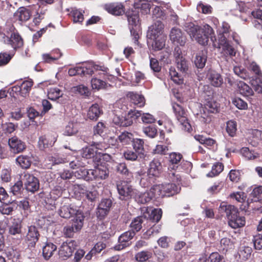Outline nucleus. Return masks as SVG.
Here are the masks:
<instances>
[{"mask_svg":"<svg viewBox=\"0 0 262 262\" xmlns=\"http://www.w3.org/2000/svg\"><path fill=\"white\" fill-rule=\"evenodd\" d=\"M83 167H80L74 172L75 177L77 179H83L86 181H90L91 180L90 169L87 170Z\"/></svg>","mask_w":262,"mask_h":262,"instance_id":"de8ad7c7","label":"nucleus"},{"mask_svg":"<svg viewBox=\"0 0 262 262\" xmlns=\"http://www.w3.org/2000/svg\"><path fill=\"white\" fill-rule=\"evenodd\" d=\"M15 162L16 164L23 169H28L32 162V157L29 155H21L18 156Z\"/></svg>","mask_w":262,"mask_h":262,"instance_id":"c85d7f7f","label":"nucleus"},{"mask_svg":"<svg viewBox=\"0 0 262 262\" xmlns=\"http://www.w3.org/2000/svg\"><path fill=\"white\" fill-rule=\"evenodd\" d=\"M209 82L215 87H220L223 83V78L218 73L211 71L208 75Z\"/></svg>","mask_w":262,"mask_h":262,"instance_id":"2f4dec72","label":"nucleus"},{"mask_svg":"<svg viewBox=\"0 0 262 262\" xmlns=\"http://www.w3.org/2000/svg\"><path fill=\"white\" fill-rule=\"evenodd\" d=\"M206 60V52L202 51L197 53L194 62L198 68L202 69L204 67Z\"/></svg>","mask_w":262,"mask_h":262,"instance_id":"58836bf2","label":"nucleus"},{"mask_svg":"<svg viewBox=\"0 0 262 262\" xmlns=\"http://www.w3.org/2000/svg\"><path fill=\"white\" fill-rule=\"evenodd\" d=\"M33 83L31 80L24 81L20 85L13 86L12 91L15 93H18L22 97H26L28 95L33 86Z\"/></svg>","mask_w":262,"mask_h":262,"instance_id":"a211bd4d","label":"nucleus"},{"mask_svg":"<svg viewBox=\"0 0 262 262\" xmlns=\"http://www.w3.org/2000/svg\"><path fill=\"white\" fill-rule=\"evenodd\" d=\"M61 56V53L57 51L54 52H51L50 54H43L42 57L45 62L52 63L59 58Z\"/></svg>","mask_w":262,"mask_h":262,"instance_id":"c03bdc74","label":"nucleus"},{"mask_svg":"<svg viewBox=\"0 0 262 262\" xmlns=\"http://www.w3.org/2000/svg\"><path fill=\"white\" fill-rule=\"evenodd\" d=\"M135 235V231L133 230H128L121 234L118 237V244L114 247V249L120 251L128 247L130 245L129 241Z\"/></svg>","mask_w":262,"mask_h":262,"instance_id":"9d476101","label":"nucleus"},{"mask_svg":"<svg viewBox=\"0 0 262 262\" xmlns=\"http://www.w3.org/2000/svg\"><path fill=\"white\" fill-rule=\"evenodd\" d=\"M146 221V218L144 216H139L135 218L132 222L130 226L131 229L130 230H133L135 231V234L136 232L139 231L142 226V224Z\"/></svg>","mask_w":262,"mask_h":262,"instance_id":"a19ab883","label":"nucleus"},{"mask_svg":"<svg viewBox=\"0 0 262 262\" xmlns=\"http://www.w3.org/2000/svg\"><path fill=\"white\" fill-rule=\"evenodd\" d=\"M96 154H97V151L94 149L92 145L83 148L81 150L82 157L86 159L93 158Z\"/></svg>","mask_w":262,"mask_h":262,"instance_id":"5fc2aeb1","label":"nucleus"},{"mask_svg":"<svg viewBox=\"0 0 262 262\" xmlns=\"http://www.w3.org/2000/svg\"><path fill=\"white\" fill-rule=\"evenodd\" d=\"M129 24L131 35L133 37L135 44L141 47L138 41L141 31L139 25V11L137 10H131L126 12V14Z\"/></svg>","mask_w":262,"mask_h":262,"instance_id":"7ed1b4c3","label":"nucleus"},{"mask_svg":"<svg viewBox=\"0 0 262 262\" xmlns=\"http://www.w3.org/2000/svg\"><path fill=\"white\" fill-rule=\"evenodd\" d=\"M169 37L171 41L175 44L183 46L185 45L186 38L184 35L181 30L178 28L173 27L171 29Z\"/></svg>","mask_w":262,"mask_h":262,"instance_id":"dca6fc26","label":"nucleus"},{"mask_svg":"<svg viewBox=\"0 0 262 262\" xmlns=\"http://www.w3.org/2000/svg\"><path fill=\"white\" fill-rule=\"evenodd\" d=\"M63 95L62 92L58 88H51L48 90V98L52 100H56Z\"/></svg>","mask_w":262,"mask_h":262,"instance_id":"a18cd8bd","label":"nucleus"},{"mask_svg":"<svg viewBox=\"0 0 262 262\" xmlns=\"http://www.w3.org/2000/svg\"><path fill=\"white\" fill-rule=\"evenodd\" d=\"M32 15L30 7H20L14 13L15 17L20 21L28 20Z\"/></svg>","mask_w":262,"mask_h":262,"instance_id":"b1692460","label":"nucleus"},{"mask_svg":"<svg viewBox=\"0 0 262 262\" xmlns=\"http://www.w3.org/2000/svg\"><path fill=\"white\" fill-rule=\"evenodd\" d=\"M154 197H157L155 191L151 188L149 191L145 192H140L136 189V193L133 198L139 203L145 204L149 202Z\"/></svg>","mask_w":262,"mask_h":262,"instance_id":"4468645a","label":"nucleus"},{"mask_svg":"<svg viewBox=\"0 0 262 262\" xmlns=\"http://www.w3.org/2000/svg\"><path fill=\"white\" fill-rule=\"evenodd\" d=\"M117 190L119 194L127 198H133L136 193V189L126 182L123 181L117 184Z\"/></svg>","mask_w":262,"mask_h":262,"instance_id":"f3484780","label":"nucleus"},{"mask_svg":"<svg viewBox=\"0 0 262 262\" xmlns=\"http://www.w3.org/2000/svg\"><path fill=\"white\" fill-rule=\"evenodd\" d=\"M262 193V186H258L255 187L252 192L250 193L251 202H259L261 200V194Z\"/></svg>","mask_w":262,"mask_h":262,"instance_id":"864d4df0","label":"nucleus"},{"mask_svg":"<svg viewBox=\"0 0 262 262\" xmlns=\"http://www.w3.org/2000/svg\"><path fill=\"white\" fill-rule=\"evenodd\" d=\"M118 139L123 144L127 145L133 142L134 138L132 133L125 132L119 136Z\"/></svg>","mask_w":262,"mask_h":262,"instance_id":"6e6d98bb","label":"nucleus"},{"mask_svg":"<svg viewBox=\"0 0 262 262\" xmlns=\"http://www.w3.org/2000/svg\"><path fill=\"white\" fill-rule=\"evenodd\" d=\"M162 214V211L161 209L157 208L152 210L150 215L149 219L154 222H158L161 217Z\"/></svg>","mask_w":262,"mask_h":262,"instance_id":"774afa93","label":"nucleus"},{"mask_svg":"<svg viewBox=\"0 0 262 262\" xmlns=\"http://www.w3.org/2000/svg\"><path fill=\"white\" fill-rule=\"evenodd\" d=\"M219 48L222 49L225 55L230 56L235 55L234 49L230 45L227 39L222 40L219 43Z\"/></svg>","mask_w":262,"mask_h":262,"instance_id":"f704fd0d","label":"nucleus"},{"mask_svg":"<svg viewBox=\"0 0 262 262\" xmlns=\"http://www.w3.org/2000/svg\"><path fill=\"white\" fill-rule=\"evenodd\" d=\"M79 232L71 224H69L64 227L63 234L66 237H73L75 233Z\"/></svg>","mask_w":262,"mask_h":262,"instance_id":"0e129e2a","label":"nucleus"},{"mask_svg":"<svg viewBox=\"0 0 262 262\" xmlns=\"http://www.w3.org/2000/svg\"><path fill=\"white\" fill-rule=\"evenodd\" d=\"M40 234L38 228L35 226L28 227V232L25 236V240L28 247H34L38 241Z\"/></svg>","mask_w":262,"mask_h":262,"instance_id":"f8f14e48","label":"nucleus"},{"mask_svg":"<svg viewBox=\"0 0 262 262\" xmlns=\"http://www.w3.org/2000/svg\"><path fill=\"white\" fill-rule=\"evenodd\" d=\"M156 39H149L152 41L151 45L155 50H160L165 46V38L164 36H158Z\"/></svg>","mask_w":262,"mask_h":262,"instance_id":"8fccbe9b","label":"nucleus"},{"mask_svg":"<svg viewBox=\"0 0 262 262\" xmlns=\"http://www.w3.org/2000/svg\"><path fill=\"white\" fill-rule=\"evenodd\" d=\"M204 106L205 110L209 113H216L218 112L219 104L214 100L207 101Z\"/></svg>","mask_w":262,"mask_h":262,"instance_id":"13d9d810","label":"nucleus"},{"mask_svg":"<svg viewBox=\"0 0 262 262\" xmlns=\"http://www.w3.org/2000/svg\"><path fill=\"white\" fill-rule=\"evenodd\" d=\"M184 29L192 40L202 45H207L209 38L213 41L215 37L213 29L207 24L201 27L193 23L186 22L184 24Z\"/></svg>","mask_w":262,"mask_h":262,"instance_id":"f257e3e1","label":"nucleus"},{"mask_svg":"<svg viewBox=\"0 0 262 262\" xmlns=\"http://www.w3.org/2000/svg\"><path fill=\"white\" fill-rule=\"evenodd\" d=\"M224 169V165L221 163H216L212 166L211 171L207 173L208 177H213L220 173Z\"/></svg>","mask_w":262,"mask_h":262,"instance_id":"052dcab7","label":"nucleus"},{"mask_svg":"<svg viewBox=\"0 0 262 262\" xmlns=\"http://www.w3.org/2000/svg\"><path fill=\"white\" fill-rule=\"evenodd\" d=\"M21 221L17 219H14L9 226V233L13 235L19 234L21 233Z\"/></svg>","mask_w":262,"mask_h":262,"instance_id":"e433bc0d","label":"nucleus"},{"mask_svg":"<svg viewBox=\"0 0 262 262\" xmlns=\"http://www.w3.org/2000/svg\"><path fill=\"white\" fill-rule=\"evenodd\" d=\"M80 210L77 207L69 204H64L58 210L59 215L66 219H69L73 215H75Z\"/></svg>","mask_w":262,"mask_h":262,"instance_id":"5701e85b","label":"nucleus"},{"mask_svg":"<svg viewBox=\"0 0 262 262\" xmlns=\"http://www.w3.org/2000/svg\"><path fill=\"white\" fill-rule=\"evenodd\" d=\"M136 177H141L140 178V184L142 187H148L155 183L156 179L155 177L149 176L148 173H144L142 171H138L135 173Z\"/></svg>","mask_w":262,"mask_h":262,"instance_id":"cd10ccee","label":"nucleus"},{"mask_svg":"<svg viewBox=\"0 0 262 262\" xmlns=\"http://www.w3.org/2000/svg\"><path fill=\"white\" fill-rule=\"evenodd\" d=\"M150 0H136L134 3V9H140L143 14H147L150 11Z\"/></svg>","mask_w":262,"mask_h":262,"instance_id":"72a5a7b5","label":"nucleus"},{"mask_svg":"<svg viewBox=\"0 0 262 262\" xmlns=\"http://www.w3.org/2000/svg\"><path fill=\"white\" fill-rule=\"evenodd\" d=\"M141 115V111L131 110L124 115H116L113 118V122L120 126H129L133 124L134 120L137 119Z\"/></svg>","mask_w":262,"mask_h":262,"instance_id":"20e7f679","label":"nucleus"},{"mask_svg":"<svg viewBox=\"0 0 262 262\" xmlns=\"http://www.w3.org/2000/svg\"><path fill=\"white\" fill-rule=\"evenodd\" d=\"M8 143L10 151L14 154L23 152L26 148L25 143L16 136L9 138Z\"/></svg>","mask_w":262,"mask_h":262,"instance_id":"ddd939ff","label":"nucleus"},{"mask_svg":"<svg viewBox=\"0 0 262 262\" xmlns=\"http://www.w3.org/2000/svg\"><path fill=\"white\" fill-rule=\"evenodd\" d=\"M75 215V216L70 221L69 224L79 232L83 227L85 216L81 210H80Z\"/></svg>","mask_w":262,"mask_h":262,"instance_id":"393cba45","label":"nucleus"},{"mask_svg":"<svg viewBox=\"0 0 262 262\" xmlns=\"http://www.w3.org/2000/svg\"><path fill=\"white\" fill-rule=\"evenodd\" d=\"M231 199H235L237 202L239 203H244V204L241 207L242 210H246L250 205V202L248 200L247 202H245L246 196L243 192H236L231 193L230 195Z\"/></svg>","mask_w":262,"mask_h":262,"instance_id":"7c9ffc66","label":"nucleus"},{"mask_svg":"<svg viewBox=\"0 0 262 262\" xmlns=\"http://www.w3.org/2000/svg\"><path fill=\"white\" fill-rule=\"evenodd\" d=\"M0 40L5 43L10 45L14 49L20 48L23 45V39L17 33H11L10 37L5 33H0Z\"/></svg>","mask_w":262,"mask_h":262,"instance_id":"1a4fd4ad","label":"nucleus"},{"mask_svg":"<svg viewBox=\"0 0 262 262\" xmlns=\"http://www.w3.org/2000/svg\"><path fill=\"white\" fill-rule=\"evenodd\" d=\"M243 155L249 160H254L259 157V154L252 151L247 147H244L241 150Z\"/></svg>","mask_w":262,"mask_h":262,"instance_id":"338daca9","label":"nucleus"},{"mask_svg":"<svg viewBox=\"0 0 262 262\" xmlns=\"http://www.w3.org/2000/svg\"><path fill=\"white\" fill-rule=\"evenodd\" d=\"M77 246L76 242L71 240L69 242L63 243L60 247L59 256L63 260L69 258Z\"/></svg>","mask_w":262,"mask_h":262,"instance_id":"9b49d317","label":"nucleus"},{"mask_svg":"<svg viewBox=\"0 0 262 262\" xmlns=\"http://www.w3.org/2000/svg\"><path fill=\"white\" fill-rule=\"evenodd\" d=\"M172 107L178 121L183 126L184 129L189 130L190 128V124L188 121L187 112L180 104L177 103H172Z\"/></svg>","mask_w":262,"mask_h":262,"instance_id":"0eeeda50","label":"nucleus"},{"mask_svg":"<svg viewBox=\"0 0 262 262\" xmlns=\"http://www.w3.org/2000/svg\"><path fill=\"white\" fill-rule=\"evenodd\" d=\"M163 23L160 20H157L149 28L147 36L149 39H156V37L163 36Z\"/></svg>","mask_w":262,"mask_h":262,"instance_id":"aec40b11","label":"nucleus"},{"mask_svg":"<svg viewBox=\"0 0 262 262\" xmlns=\"http://www.w3.org/2000/svg\"><path fill=\"white\" fill-rule=\"evenodd\" d=\"M91 180H103L108 176V170L104 166H100L96 167L94 169H90Z\"/></svg>","mask_w":262,"mask_h":262,"instance_id":"412c9836","label":"nucleus"},{"mask_svg":"<svg viewBox=\"0 0 262 262\" xmlns=\"http://www.w3.org/2000/svg\"><path fill=\"white\" fill-rule=\"evenodd\" d=\"M116 170L120 173L125 176L130 181L133 178V174L129 172L125 163H119L116 166Z\"/></svg>","mask_w":262,"mask_h":262,"instance_id":"49530a36","label":"nucleus"},{"mask_svg":"<svg viewBox=\"0 0 262 262\" xmlns=\"http://www.w3.org/2000/svg\"><path fill=\"white\" fill-rule=\"evenodd\" d=\"M194 138L198 141L201 144L204 145L207 147H211L213 146L215 141L210 138H206L202 135H195Z\"/></svg>","mask_w":262,"mask_h":262,"instance_id":"4d7b16f0","label":"nucleus"},{"mask_svg":"<svg viewBox=\"0 0 262 262\" xmlns=\"http://www.w3.org/2000/svg\"><path fill=\"white\" fill-rule=\"evenodd\" d=\"M217 31L220 34L223 35V40L227 39V38H229L230 34L231 32L229 25L225 21L222 23L221 26H219Z\"/></svg>","mask_w":262,"mask_h":262,"instance_id":"09e8293b","label":"nucleus"},{"mask_svg":"<svg viewBox=\"0 0 262 262\" xmlns=\"http://www.w3.org/2000/svg\"><path fill=\"white\" fill-rule=\"evenodd\" d=\"M237 86L238 91L242 95L248 97L253 95V92L252 89L244 82L239 81Z\"/></svg>","mask_w":262,"mask_h":262,"instance_id":"79ce46f5","label":"nucleus"},{"mask_svg":"<svg viewBox=\"0 0 262 262\" xmlns=\"http://www.w3.org/2000/svg\"><path fill=\"white\" fill-rule=\"evenodd\" d=\"M105 9L114 15H120L124 12V6L120 3H111L104 6Z\"/></svg>","mask_w":262,"mask_h":262,"instance_id":"a878e982","label":"nucleus"},{"mask_svg":"<svg viewBox=\"0 0 262 262\" xmlns=\"http://www.w3.org/2000/svg\"><path fill=\"white\" fill-rule=\"evenodd\" d=\"M57 247L52 243H48L42 248V255L45 259H49L56 250Z\"/></svg>","mask_w":262,"mask_h":262,"instance_id":"ea45409f","label":"nucleus"},{"mask_svg":"<svg viewBox=\"0 0 262 262\" xmlns=\"http://www.w3.org/2000/svg\"><path fill=\"white\" fill-rule=\"evenodd\" d=\"M251 14L253 17L252 23L254 27L258 29H262V10L257 9L253 11Z\"/></svg>","mask_w":262,"mask_h":262,"instance_id":"4c0bfd02","label":"nucleus"},{"mask_svg":"<svg viewBox=\"0 0 262 262\" xmlns=\"http://www.w3.org/2000/svg\"><path fill=\"white\" fill-rule=\"evenodd\" d=\"M183 156L180 153L173 152L169 155V162L170 163L168 169L174 170L178 167L179 163L182 159Z\"/></svg>","mask_w":262,"mask_h":262,"instance_id":"473e14b6","label":"nucleus"},{"mask_svg":"<svg viewBox=\"0 0 262 262\" xmlns=\"http://www.w3.org/2000/svg\"><path fill=\"white\" fill-rule=\"evenodd\" d=\"M169 75L171 77V79L173 82L177 84L182 83L183 82V78L181 75L179 74L178 72L176 71L174 68H170L169 69Z\"/></svg>","mask_w":262,"mask_h":262,"instance_id":"680f3d73","label":"nucleus"},{"mask_svg":"<svg viewBox=\"0 0 262 262\" xmlns=\"http://www.w3.org/2000/svg\"><path fill=\"white\" fill-rule=\"evenodd\" d=\"M112 202L110 199H102L99 203L97 211V216L100 219L102 220L108 214L110 209L112 206Z\"/></svg>","mask_w":262,"mask_h":262,"instance_id":"6ab92c4d","label":"nucleus"},{"mask_svg":"<svg viewBox=\"0 0 262 262\" xmlns=\"http://www.w3.org/2000/svg\"><path fill=\"white\" fill-rule=\"evenodd\" d=\"M219 210L226 213L229 225L232 228L236 229L245 225V217L238 215V210L234 206L221 204Z\"/></svg>","mask_w":262,"mask_h":262,"instance_id":"f03ea898","label":"nucleus"},{"mask_svg":"<svg viewBox=\"0 0 262 262\" xmlns=\"http://www.w3.org/2000/svg\"><path fill=\"white\" fill-rule=\"evenodd\" d=\"M84 11L75 8H72L70 15L72 17L73 22L82 23L84 19L83 13Z\"/></svg>","mask_w":262,"mask_h":262,"instance_id":"37998d69","label":"nucleus"},{"mask_svg":"<svg viewBox=\"0 0 262 262\" xmlns=\"http://www.w3.org/2000/svg\"><path fill=\"white\" fill-rule=\"evenodd\" d=\"M77 75H91L94 73V70H100L104 72H106L107 68L102 67L98 65L94 64L93 63H89L86 67H76Z\"/></svg>","mask_w":262,"mask_h":262,"instance_id":"2eb2a0df","label":"nucleus"},{"mask_svg":"<svg viewBox=\"0 0 262 262\" xmlns=\"http://www.w3.org/2000/svg\"><path fill=\"white\" fill-rule=\"evenodd\" d=\"M236 123L233 120L228 121L227 122L226 131L231 137H233L236 134Z\"/></svg>","mask_w":262,"mask_h":262,"instance_id":"69168bd1","label":"nucleus"},{"mask_svg":"<svg viewBox=\"0 0 262 262\" xmlns=\"http://www.w3.org/2000/svg\"><path fill=\"white\" fill-rule=\"evenodd\" d=\"M144 142L143 139H134L133 141V146L134 149L137 151L139 155H144Z\"/></svg>","mask_w":262,"mask_h":262,"instance_id":"603ef678","label":"nucleus"},{"mask_svg":"<svg viewBox=\"0 0 262 262\" xmlns=\"http://www.w3.org/2000/svg\"><path fill=\"white\" fill-rule=\"evenodd\" d=\"M38 144L40 150H44L52 146V141H50L46 136H42L39 137Z\"/></svg>","mask_w":262,"mask_h":262,"instance_id":"e2e57ef3","label":"nucleus"},{"mask_svg":"<svg viewBox=\"0 0 262 262\" xmlns=\"http://www.w3.org/2000/svg\"><path fill=\"white\" fill-rule=\"evenodd\" d=\"M162 166L161 162L157 159H154L149 164L147 173L155 178L158 177L162 171Z\"/></svg>","mask_w":262,"mask_h":262,"instance_id":"bb28decb","label":"nucleus"},{"mask_svg":"<svg viewBox=\"0 0 262 262\" xmlns=\"http://www.w3.org/2000/svg\"><path fill=\"white\" fill-rule=\"evenodd\" d=\"M47 160L50 162V164L52 165L60 164L68 162L66 158H63L59 155H49L47 157Z\"/></svg>","mask_w":262,"mask_h":262,"instance_id":"3c124183","label":"nucleus"},{"mask_svg":"<svg viewBox=\"0 0 262 262\" xmlns=\"http://www.w3.org/2000/svg\"><path fill=\"white\" fill-rule=\"evenodd\" d=\"M21 181L24 183L26 190L31 192L37 191L39 187L38 179L28 172H24L21 176Z\"/></svg>","mask_w":262,"mask_h":262,"instance_id":"6e6552de","label":"nucleus"},{"mask_svg":"<svg viewBox=\"0 0 262 262\" xmlns=\"http://www.w3.org/2000/svg\"><path fill=\"white\" fill-rule=\"evenodd\" d=\"M255 75L251 80V84L254 91L258 93H262V75L259 66L255 62H252L249 67Z\"/></svg>","mask_w":262,"mask_h":262,"instance_id":"423d86ee","label":"nucleus"},{"mask_svg":"<svg viewBox=\"0 0 262 262\" xmlns=\"http://www.w3.org/2000/svg\"><path fill=\"white\" fill-rule=\"evenodd\" d=\"M102 113V110L100 107L99 105L95 103L92 105L89 108L87 113V117L91 120L96 121Z\"/></svg>","mask_w":262,"mask_h":262,"instance_id":"c756f323","label":"nucleus"},{"mask_svg":"<svg viewBox=\"0 0 262 262\" xmlns=\"http://www.w3.org/2000/svg\"><path fill=\"white\" fill-rule=\"evenodd\" d=\"M127 96L130 98V101L138 107H142L145 105V100L144 96L134 92H129Z\"/></svg>","mask_w":262,"mask_h":262,"instance_id":"c9c22d12","label":"nucleus"},{"mask_svg":"<svg viewBox=\"0 0 262 262\" xmlns=\"http://www.w3.org/2000/svg\"><path fill=\"white\" fill-rule=\"evenodd\" d=\"M152 257V253L148 251H142L137 253L135 259L139 262H145Z\"/></svg>","mask_w":262,"mask_h":262,"instance_id":"bf43d9fd","label":"nucleus"},{"mask_svg":"<svg viewBox=\"0 0 262 262\" xmlns=\"http://www.w3.org/2000/svg\"><path fill=\"white\" fill-rule=\"evenodd\" d=\"M174 55L176 57L177 68L182 73H185L188 68V62L183 57L179 48H176Z\"/></svg>","mask_w":262,"mask_h":262,"instance_id":"4be33fe9","label":"nucleus"},{"mask_svg":"<svg viewBox=\"0 0 262 262\" xmlns=\"http://www.w3.org/2000/svg\"><path fill=\"white\" fill-rule=\"evenodd\" d=\"M180 189V187L174 183L162 184L152 187V190L155 191L157 197L172 196L178 193Z\"/></svg>","mask_w":262,"mask_h":262,"instance_id":"39448f33","label":"nucleus"}]
</instances>
